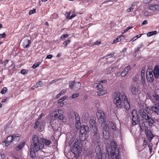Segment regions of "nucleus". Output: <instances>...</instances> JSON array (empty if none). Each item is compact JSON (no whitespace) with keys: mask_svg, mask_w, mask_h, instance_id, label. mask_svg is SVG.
<instances>
[{"mask_svg":"<svg viewBox=\"0 0 159 159\" xmlns=\"http://www.w3.org/2000/svg\"><path fill=\"white\" fill-rule=\"evenodd\" d=\"M113 102L117 108L124 107L126 110L130 108L129 102L124 93L115 92L114 94Z\"/></svg>","mask_w":159,"mask_h":159,"instance_id":"nucleus-1","label":"nucleus"},{"mask_svg":"<svg viewBox=\"0 0 159 159\" xmlns=\"http://www.w3.org/2000/svg\"><path fill=\"white\" fill-rule=\"evenodd\" d=\"M117 144L114 140L111 141L110 148L108 150V155L112 159H121L119 150L117 148Z\"/></svg>","mask_w":159,"mask_h":159,"instance_id":"nucleus-2","label":"nucleus"},{"mask_svg":"<svg viewBox=\"0 0 159 159\" xmlns=\"http://www.w3.org/2000/svg\"><path fill=\"white\" fill-rule=\"evenodd\" d=\"M93 135L91 136V140L93 143L97 145L95 148V152L96 153L101 152L100 146L101 144L100 135L98 132V129H94V130L92 131Z\"/></svg>","mask_w":159,"mask_h":159,"instance_id":"nucleus-3","label":"nucleus"},{"mask_svg":"<svg viewBox=\"0 0 159 159\" xmlns=\"http://www.w3.org/2000/svg\"><path fill=\"white\" fill-rule=\"evenodd\" d=\"M32 145L33 147L32 148L34 149L36 152L43 148L44 145L42 139H39L38 136L34 135L32 138Z\"/></svg>","mask_w":159,"mask_h":159,"instance_id":"nucleus-4","label":"nucleus"},{"mask_svg":"<svg viewBox=\"0 0 159 159\" xmlns=\"http://www.w3.org/2000/svg\"><path fill=\"white\" fill-rule=\"evenodd\" d=\"M82 147V143L80 140L76 139L72 144L71 151L77 157L81 152Z\"/></svg>","mask_w":159,"mask_h":159,"instance_id":"nucleus-5","label":"nucleus"},{"mask_svg":"<svg viewBox=\"0 0 159 159\" xmlns=\"http://www.w3.org/2000/svg\"><path fill=\"white\" fill-rule=\"evenodd\" d=\"M89 127L87 125L81 126L80 127V138H83V139H86V136L88 135L89 133Z\"/></svg>","mask_w":159,"mask_h":159,"instance_id":"nucleus-6","label":"nucleus"},{"mask_svg":"<svg viewBox=\"0 0 159 159\" xmlns=\"http://www.w3.org/2000/svg\"><path fill=\"white\" fill-rule=\"evenodd\" d=\"M63 112L61 110H58L57 111H54L51 114L52 118L56 119H58L61 120H63Z\"/></svg>","mask_w":159,"mask_h":159,"instance_id":"nucleus-7","label":"nucleus"},{"mask_svg":"<svg viewBox=\"0 0 159 159\" xmlns=\"http://www.w3.org/2000/svg\"><path fill=\"white\" fill-rule=\"evenodd\" d=\"M131 115L132 117V124L133 125H136L139 122V117L137 111L134 109L132 110Z\"/></svg>","mask_w":159,"mask_h":159,"instance_id":"nucleus-8","label":"nucleus"},{"mask_svg":"<svg viewBox=\"0 0 159 159\" xmlns=\"http://www.w3.org/2000/svg\"><path fill=\"white\" fill-rule=\"evenodd\" d=\"M89 125L92 131L94 130V129L98 130V127L97 123L96 122V118L94 116H91L90 117L89 121Z\"/></svg>","mask_w":159,"mask_h":159,"instance_id":"nucleus-9","label":"nucleus"},{"mask_svg":"<svg viewBox=\"0 0 159 159\" xmlns=\"http://www.w3.org/2000/svg\"><path fill=\"white\" fill-rule=\"evenodd\" d=\"M131 93L133 96H137L139 93V88L138 87H136L135 84H132L130 87Z\"/></svg>","mask_w":159,"mask_h":159,"instance_id":"nucleus-10","label":"nucleus"},{"mask_svg":"<svg viewBox=\"0 0 159 159\" xmlns=\"http://www.w3.org/2000/svg\"><path fill=\"white\" fill-rule=\"evenodd\" d=\"M147 112L143 109H140L139 111V115L143 120H146L148 118L149 116Z\"/></svg>","mask_w":159,"mask_h":159,"instance_id":"nucleus-11","label":"nucleus"},{"mask_svg":"<svg viewBox=\"0 0 159 159\" xmlns=\"http://www.w3.org/2000/svg\"><path fill=\"white\" fill-rule=\"evenodd\" d=\"M97 116L99 122L101 123L104 119V114L103 111L101 110H98L97 112Z\"/></svg>","mask_w":159,"mask_h":159,"instance_id":"nucleus-12","label":"nucleus"},{"mask_svg":"<svg viewBox=\"0 0 159 159\" xmlns=\"http://www.w3.org/2000/svg\"><path fill=\"white\" fill-rule=\"evenodd\" d=\"M151 98L152 102L154 103L156 106H158L159 105V95L155 93H153Z\"/></svg>","mask_w":159,"mask_h":159,"instance_id":"nucleus-13","label":"nucleus"},{"mask_svg":"<svg viewBox=\"0 0 159 159\" xmlns=\"http://www.w3.org/2000/svg\"><path fill=\"white\" fill-rule=\"evenodd\" d=\"M146 77L148 81L152 83L154 80V78L152 74V70L150 71L148 70L146 72Z\"/></svg>","mask_w":159,"mask_h":159,"instance_id":"nucleus-14","label":"nucleus"},{"mask_svg":"<svg viewBox=\"0 0 159 159\" xmlns=\"http://www.w3.org/2000/svg\"><path fill=\"white\" fill-rule=\"evenodd\" d=\"M148 9L153 11H157L159 10V6L156 4H152L149 6Z\"/></svg>","mask_w":159,"mask_h":159,"instance_id":"nucleus-15","label":"nucleus"},{"mask_svg":"<svg viewBox=\"0 0 159 159\" xmlns=\"http://www.w3.org/2000/svg\"><path fill=\"white\" fill-rule=\"evenodd\" d=\"M22 41V46L24 48H27L30 43V40L27 39H23Z\"/></svg>","mask_w":159,"mask_h":159,"instance_id":"nucleus-16","label":"nucleus"},{"mask_svg":"<svg viewBox=\"0 0 159 159\" xmlns=\"http://www.w3.org/2000/svg\"><path fill=\"white\" fill-rule=\"evenodd\" d=\"M130 66H128L125 67L121 73V76L122 77H123L125 76L128 73L129 71L130 70Z\"/></svg>","mask_w":159,"mask_h":159,"instance_id":"nucleus-17","label":"nucleus"},{"mask_svg":"<svg viewBox=\"0 0 159 159\" xmlns=\"http://www.w3.org/2000/svg\"><path fill=\"white\" fill-rule=\"evenodd\" d=\"M109 129L103 130L102 133L103 137L106 139H108L110 137V133Z\"/></svg>","mask_w":159,"mask_h":159,"instance_id":"nucleus-18","label":"nucleus"},{"mask_svg":"<svg viewBox=\"0 0 159 159\" xmlns=\"http://www.w3.org/2000/svg\"><path fill=\"white\" fill-rule=\"evenodd\" d=\"M13 135L10 136H8L6 139L5 143L6 146L9 145L10 143L12 142L13 140Z\"/></svg>","mask_w":159,"mask_h":159,"instance_id":"nucleus-19","label":"nucleus"},{"mask_svg":"<svg viewBox=\"0 0 159 159\" xmlns=\"http://www.w3.org/2000/svg\"><path fill=\"white\" fill-rule=\"evenodd\" d=\"M35 151L34 149L31 148L30 149V156L33 159L36 158V155L35 153Z\"/></svg>","mask_w":159,"mask_h":159,"instance_id":"nucleus-20","label":"nucleus"},{"mask_svg":"<svg viewBox=\"0 0 159 159\" xmlns=\"http://www.w3.org/2000/svg\"><path fill=\"white\" fill-rule=\"evenodd\" d=\"M105 120V119H104L103 120H102V121L100 123H101V126L103 127V130H104L105 129L107 130L109 129L108 125Z\"/></svg>","mask_w":159,"mask_h":159,"instance_id":"nucleus-21","label":"nucleus"},{"mask_svg":"<svg viewBox=\"0 0 159 159\" xmlns=\"http://www.w3.org/2000/svg\"><path fill=\"white\" fill-rule=\"evenodd\" d=\"M89 117V112L86 111H84L82 114L81 118L84 120H87Z\"/></svg>","mask_w":159,"mask_h":159,"instance_id":"nucleus-22","label":"nucleus"},{"mask_svg":"<svg viewBox=\"0 0 159 159\" xmlns=\"http://www.w3.org/2000/svg\"><path fill=\"white\" fill-rule=\"evenodd\" d=\"M124 38V36L121 35L117 37L116 39H115L113 41V43H116L118 42L121 41V40Z\"/></svg>","mask_w":159,"mask_h":159,"instance_id":"nucleus-23","label":"nucleus"},{"mask_svg":"<svg viewBox=\"0 0 159 159\" xmlns=\"http://www.w3.org/2000/svg\"><path fill=\"white\" fill-rule=\"evenodd\" d=\"M25 142L21 143L15 148V149L16 151H19L24 146L25 144Z\"/></svg>","mask_w":159,"mask_h":159,"instance_id":"nucleus-24","label":"nucleus"},{"mask_svg":"<svg viewBox=\"0 0 159 159\" xmlns=\"http://www.w3.org/2000/svg\"><path fill=\"white\" fill-rule=\"evenodd\" d=\"M151 110L153 112H154L155 113L158 114L159 112V108L156 106H153L151 107Z\"/></svg>","mask_w":159,"mask_h":159,"instance_id":"nucleus-25","label":"nucleus"},{"mask_svg":"<svg viewBox=\"0 0 159 159\" xmlns=\"http://www.w3.org/2000/svg\"><path fill=\"white\" fill-rule=\"evenodd\" d=\"M42 141L43 143V144H44L46 146H48L51 143L50 141L44 138L42 140Z\"/></svg>","mask_w":159,"mask_h":159,"instance_id":"nucleus-26","label":"nucleus"},{"mask_svg":"<svg viewBox=\"0 0 159 159\" xmlns=\"http://www.w3.org/2000/svg\"><path fill=\"white\" fill-rule=\"evenodd\" d=\"M75 90H79L80 89L81 85V84L79 82H76L75 83Z\"/></svg>","mask_w":159,"mask_h":159,"instance_id":"nucleus-27","label":"nucleus"},{"mask_svg":"<svg viewBox=\"0 0 159 159\" xmlns=\"http://www.w3.org/2000/svg\"><path fill=\"white\" fill-rule=\"evenodd\" d=\"M96 156L95 159H105L103 158L102 156V154L101 152L96 153Z\"/></svg>","mask_w":159,"mask_h":159,"instance_id":"nucleus-28","label":"nucleus"},{"mask_svg":"<svg viewBox=\"0 0 159 159\" xmlns=\"http://www.w3.org/2000/svg\"><path fill=\"white\" fill-rule=\"evenodd\" d=\"M157 32L156 31H154L148 32L147 34V35L148 37H150L153 35L156 34H157Z\"/></svg>","mask_w":159,"mask_h":159,"instance_id":"nucleus-29","label":"nucleus"},{"mask_svg":"<svg viewBox=\"0 0 159 159\" xmlns=\"http://www.w3.org/2000/svg\"><path fill=\"white\" fill-rule=\"evenodd\" d=\"M139 75H136L133 79V80L134 82V84L135 83H136L138 81L139 79Z\"/></svg>","mask_w":159,"mask_h":159,"instance_id":"nucleus-30","label":"nucleus"},{"mask_svg":"<svg viewBox=\"0 0 159 159\" xmlns=\"http://www.w3.org/2000/svg\"><path fill=\"white\" fill-rule=\"evenodd\" d=\"M96 85V88H97V89L99 90H101L103 88L102 85L100 84H98L97 83H96L95 84Z\"/></svg>","mask_w":159,"mask_h":159,"instance_id":"nucleus-31","label":"nucleus"},{"mask_svg":"<svg viewBox=\"0 0 159 159\" xmlns=\"http://www.w3.org/2000/svg\"><path fill=\"white\" fill-rule=\"evenodd\" d=\"M13 140L16 142L18 141L19 139V136L16 135H13Z\"/></svg>","mask_w":159,"mask_h":159,"instance_id":"nucleus-32","label":"nucleus"},{"mask_svg":"<svg viewBox=\"0 0 159 159\" xmlns=\"http://www.w3.org/2000/svg\"><path fill=\"white\" fill-rule=\"evenodd\" d=\"M148 120L149 124H153L154 123V120L149 116L146 120Z\"/></svg>","mask_w":159,"mask_h":159,"instance_id":"nucleus-33","label":"nucleus"},{"mask_svg":"<svg viewBox=\"0 0 159 159\" xmlns=\"http://www.w3.org/2000/svg\"><path fill=\"white\" fill-rule=\"evenodd\" d=\"M8 61H9L8 60H6L4 61H2V59L0 60V63L2 64H4L5 66L8 63Z\"/></svg>","mask_w":159,"mask_h":159,"instance_id":"nucleus-34","label":"nucleus"},{"mask_svg":"<svg viewBox=\"0 0 159 159\" xmlns=\"http://www.w3.org/2000/svg\"><path fill=\"white\" fill-rule=\"evenodd\" d=\"M110 125L112 130L114 131H115L116 130V127L115 124L111 122Z\"/></svg>","mask_w":159,"mask_h":159,"instance_id":"nucleus-35","label":"nucleus"},{"mask_svg":"<svg viewBox=\"0 0 159 159\" xmlns=\"http://www.w3.org/2000/svg\"><path fill=\"white\" fill-rule=\"evenodd\" d=\"M7 90V89L6 87H4L2 89L1 91V93L2 94H5Z\"/></svg>","mask_w":159,"mask_h":159,"instance_id":"nucleus-36","label":"nucleus"},{"mask_svg":"<svg viewBox=\"0 0 159 159\" xmlns=\"http://www.w3.org/2000/svg\"><path fill=\"white\" fill-rule=\"evenodd\" d=\"M140 82L141 84H143V85H145V77H141Z\"/></svg>","mask_w":159,"mask_h":159,"instance_id":"nucleus-37","label":"nucleus"},{"mask_svg":"<svg viewBox=\"0 0 159 159\" xmlns=\"http://www.w3.org/2000/svg\"><path fill=\"white\" fill-rule=\"evenodd\" d=\"M153 73L155 77L156 78H157L159 75V72L153 71Z\"/></svg>","mask_w":159,"mask_h":159,"instance_id":"nucleus-38","label":"nucleus"},{"mask_svg":"<svg viewBox=\"0 0 159 159\" xmlns=\"http://www.w3.org/2000/svg\"><path fill=\"white\" fill-rule=\"evenodd\" d=\"M105 93L102 90V89L99 90L98 92V94L99 96H101L103 95Z\"/></svg>","mask_w":159,"mask_h":159,"instance_id":"nucleus-39","label":"nucleus"},{"mask_svg":"<svg viewBox=\"0 0 159 159\" xmlns=\"http://www.w3.org/2000/svg\"><path fill=\"white\" fill-rule=\"evenodd\" d=\"M43 84V83L41 81H39L36 84V88H37L38 87H41Z\"/></svg>","mask_w":159,"mask_h":159,"instance_id":"nucleus-40","label":"nucleus"},{"mask_svg":"<svg viewBox=\"0 0 159 159\" xmlns=\"http://www.w3.org/2000/svg\"><path fill=\"white\" fill-rule=\"evenodd\" d=\"M147 137L149 141H151V139L153 138V136L152 134H147Z\"/></svg>","mask_w":159,"mask_h":159,"instance_id":"nucleus-41","label":"nucleus"},{"mask_svg":"<svg viewBox=\"0 0 159 159\" xmlns=\"http://www.w3.org/2000/svg\"><path fill=\"white\" fill-rule=\"evenodd\" d=\"M39 64L38 63L36 62L34 63V65H33L32 68L33 69H35L38 67L39 66Z\"/></svg>","mask_w":159,"mask_h":159,"instance_id":"nucleus-42","label":"nucleus"},{"mask_svg":"<svg viewBox=\"0 0 159 159\" xmlns=\"http://www.w3.org/2000/svg\"><path fill=\"white\" fill-rule=\"evenodd\" d=\"M28 71L25 69H23L21 70V73L23 75H25L27 74Z\"/></svg>","mask_w":159,"mask_h":159,"instance_id":"nucleus-43","label":"nucleus"},{"mask_svg":"<svg viewBox=\"0 0 159 159\" xmlns=\"http://www.w3.org/2000/svg\"><path fill=\"white\" fill-rule=\"evenodd\" d=\"M70 41H71L70 39L67 40L66 41L64 42L63 44L65 45V46H66L70 43Z\"/></svg>","mask_w":159,"mask_h":159,"instance_id":"nucleus-44","label":"nucleus"},{"mask_svg":"<svg viewBox=\"0 0 159 159\" xmlns=\"http://www.w3.org/2000/svg\"><path fill=\"white\" fill-rule=\"evenodd\" d=\"M79 95V93H74L72 95V98L73 99L77 97Z\"/></svg>","mask_w":159,"mask_h":159,"instance_id":"nucleus-45","label":"nucleus"},{"mask_svg":"<svg viewBox=\"0 0 159 159\" xmlns=\"http://www.w3.org/2000/svg\"><path fill=\"white\" fill-rule=\"evenodd\" d=\"M68 36L69 35L68 34H63L61 36L60 39H62L68 37Z\"/></svg>","mask_w":159,"mask_h":159,"instance_id":"nucleus-46","label":"nucleus"},{"mask_svg":"<svg viewBox=\"0 0 159 159\" xmlns=\"http://www.w3.org/2000/svg\"><path fill=\"white\" fill-rule=\"evenodd\" d=\"M35 12H36V9H34L33 10H31L29 11V14L30 15H31V14H33Z\"/></svg>","mask_w":159,"mask_h":159,"instance_id":"nucleus-47","label":"nucleus"},{"mask_svg":"<svg viewBox=\"0 0 159 159\" xmlns=\"http://www.w3.org/2000/svg\"><path fill=\"white\" fill-rule=\"evenodd\" d=\"M148 147L149 148L150 152H151L152 151V144L151 143L148 145Z\"/></svg>","mask_w":159,"mask_h":159,"instance_id":"nucleus-48","label":"nucleus"},{"mask_svg":"<svg viewBox=\"0 0 159 159\" xmlns=\"http://www.w3.org/2000/svg\"><path fill=\"white\" fill-rule=\"evenodd\" d=\"M145 71L143 69L141 70V77H145L144 75H145Z\"/></svg>","mask_w":159,"mask_h":159,"instance_id":"nucleus-49","label":"nucleus"},{"mask_svg":"<svg viewBox=\"0 0 159 159\" xmlns=\"http://www.w3.org/2000/svg\"><path fill=\"white\" fill-rule=\"evenodd\" d=\"M145 16H150L151 15L150 12L148 11H146L144 13Z\"/></svg>","mask_w":159,"mask_h":159,"instance_id":"nucleus-50","label":"nucleus"},{"mask_svg":"<svg viewBox=\"0 0 159 159\" xmlns=\"http://www.w3.org/2000/svg\"><path fill=\"white\" fill-rule=\"evenodd\" d=\"M75 118V120H76V123H78L79 124H80V117H77V118Z\"/></svg>","mask_w":159,"mask_h":159,"instance_id":"nucleus-51","label":"nucleus"},{"mask_svg":"<svg viewBox=\"0 0 159 159\" xmlns=\"http://www.w3.org/2000/svg\"><path fill=\"white\" fill-rule=\"evenodd\" d=\"M5 157V155L4 153L0 154V159H3Z\"/></svg>","mask_w":159,"mask_h":159,"instance_id":"nucleus-52","label":"nucleus"},{"mask_svg":"<svg viewBox=\"0 0 159 159\" xmlns=\"http://www.w3.org/2000/svg\"><path fill=\"white\" fill-rule=\"evenodd\" d=\"M6 34L5 33H3L2 34H0V38H4L6 36Z\"/></svg>","mask_w":159,"mask_h":159,"instance_id":"nucleus-53","label":"nucleus"},{"mask_svg":"<svg viewBox=\"0 0 159 159\" xmlns=\"http://www.w3.org/2000/svg\"><path fill=\"white\" fill-rule=\"evenodd\" d=\"M153 71L159 72V66H156L154 69Z\"/></svg>","mask_w":159,"mask_h":159,"instance_id":"nucleus-54","label":"nucleus"},{"mask_svg":"<svg viewBox=\"0 0 159 159\" xmlns=\"http://www.w3.org/2000/svg\"><path fill=\"white\" fill-rule=\"evenodd\" d=\"M39 123V121H37V122H36L35 124V125L34 126V128H36L38 127Z\"/></svg>","mask_w":159,"mask_h":159,"instance_id":"nucleus-55","label":"nucleus"},{"mask_svg":"<svg viewBox=\"0 0 159 159\" xmlns=\"http://www.w3.org/2000/svg\"><path fill=\"white\" fill-rule=\"evenodd\" d=\"M66 90L65 89H63L61 90V92L60 93L62 95L64 94L66 92Z\"/></svg>","mask_w":159,"mask_h":159,"instance_id":"nucleus-56","label":"nucleus"},{"mask_svg":"<svg viewBox=\"0 0 159 159\" xmlns=\"http://www.w3.org/2000/svg\"><path fill=\"white\" fill-rule=\"evenodd\" d=\"M101 43V41H96L93 44L94 45H99Z\"/></svg>","mask_w":159,"mask_h":159,"instance_id":"nucleus-57","label":"nucleus"},{"mask_svg":"<svg viewBox=\"0 0 159 159\" xmlns=\"http://www.w3.org/2000/svg\"><path fill=\"white\" fill-rule=\"evenodd\" d=\"M44 114L43 113H42L38 118V120L42 118V117L44 116Z\"/></svg>","mask_w":159,"mask_h":159,"instance_id":"nucleus-58","label":"nucleus"},{"mask_svg":"<svg viewBox=\"0 0 159 159\" xmlns=\"http://www.w3.org/2000/svg\"><path fill=\"white\" fill-rule=\"evenodd\" d=\"M52 55L50 54V55H48L47 56L46 59H51V58H52Z\"/></svg>","mask_w":159,"mask_h":159,"instance_id":"nucleus-59","label":"nucleus"},{"mask_svg":"<svg viewBox=\"0 0 159 159\" xmlns=\"http://www.w3.org/2000/svg\"><path fill=\"white\" fill-rule=\"evenodd\" d=\"M76 16V15L75 14H74L73 15H72L70 16L69 18V19H71L73 18V17H75Z\"/></svg>","mask_w":159,"mask_h":159,"instance_id":"nucleus-60","label":"nucleus"},{"mask_svg":"<svg viewBox=\"0 0 159 159\" xmlns=\"http://www.w3.org/2000/svg\"><path fill=\"white\" fill-rule=\"evenodd\" d=\"M133 8L132 7H130V8H128L127 9V11L128 12H130L131 11H133Z\"/></svg>","mask_w":159,"mask_h":159,"instance_id":"nucleus-61","label":"nucleus"},{"mask_svg":"<svg viewBox=\"0 0 159 159\" xmlns=\"http://www.w3.org/2000/svg\"><path fill=\"white\" fill-rule=\"evenodd\" d=\"M132 28H133L132 27H128L126 28V29L124 30V32L125 33V32H127L130 29Z\"/></svg>","mask_w":159,"mask_h":159,"instance_id":"nucleus-62","label":"nucleus"},{"mask_svg":"<svg viewBox=\"0 0 159 159\" xmlns=\"http://www.w3.org/2000/svg\"><path fill=\"white\" fill-rule=\"evenodd\" d=\"M74 114L75 116V118H77V117H80L79 116L78 113H77L76 112H74Z\"/></svg>","mask_w":159,"mask_h":159,"instance_id":"nucleus-63","label":"nucleus"},{"mask_svg":"<svg viewBox=\"0 0 159 159\" xmlns=\"http://www.w3.org/2000/svg\"><path fill=\"white\" fill-rule=\"evenodd\" d=\"M148 23V21L147 20H145L143 21L142 23V25H146Z\"/></svg>","mask_w":159,"mask_h":159,"instance_id":"nucleus-64","label":"nucleus"}]
</instances>
